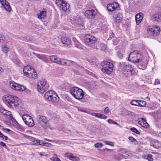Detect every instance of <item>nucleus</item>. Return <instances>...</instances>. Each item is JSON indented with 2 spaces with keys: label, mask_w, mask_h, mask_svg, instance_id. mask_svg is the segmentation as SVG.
Masks as SVG:
<instances>
[{
  "label": "nucleus",
  "mask_w": 161,
  "mask_h": 161,
  "mask_svg": "<svg viewBox=\"0 0 161 161\" xmlns=\"http://www.w3.org/2000/svg\"><path fill=\"white\" fill-rule=\"evenodd\" d=\"M88 61L90 63L91 65H93L96 63L97 62V59L95 58H91L88 59Z\"/></svg>",
  "instance_id": "obj_32"
},
{
  "label": "nucleus",
  "mask_w": 161,
  "mask_h": 161,
  "mask_svg": "<svg viewBox=\"0 0 161 161\" xmlns=\"http://www.w3.org/2000/svg\"><path fill=\"white\" fill-rule=\"evenodd\" d=\"M152 155L150 154H146L144 155L143 157L145 159H147L148 161H153V158Z\"/></svg>",
  "instance_id": "obj_31"
},
{
  "label": "nucleus",
  "mask_w": 161,
  "mask_h": 161,
  "mask_svg": "<svg viewBox=\"0 0 161 161\" xmlns=\"http://www.w3.org/2000/svg\"><path fill=\"white\" fill-rule=\"evenodd\" d=\"M143 18V14L142 13H137L135 15V19L136 24L138 25L142 21Z\"/></svg>",
  "instance_id": "obj_19"
},
{
  "label": "nucleus",
  "mask_w": 161,
  "mask_h": 161,
  "mask_svg": "<svg viewBox=\"0 0 161 161\" xmlns=\"http://www.w3.org/2000/svg\"><path fill=\"white\" fill-rule=\"evenodd\" d=\"M40 140H34L31 142V144L33 145H38L39 144Z\"/></svg>",
  "instance_id": "obj_36"
},
{
  "label": "nucleus",
  "mask_w": 161,
  "mask_h": 161,
  "mask_svg": "<svg viewBox=\"0 0 161 161\" xmlns=\"http://www.w3.org/2000/svg\"><path fill=\"white\" fill-rule=\"evenodd\" d=\"M113 124H115L117 125H118V124L116 122H115L114 121V122L113 123Z\"/></svg>",
  "instance_id": "obj_64"
},
{
  "label": "nucleus",
  "mask_w": 161,
  "mask_h": 161,
  "mask_svg": "<svg viewBox=\"0 0 161 161\" xmlns=\"http://www.w3.org/2000/svg\"><path fill=\"white\" fill-rule=\"evenodd\" d=\"M106 46L105 45L103 44H101V49L102 50H104L106 49Z\"/></svg>",
  "instance_id": "obj_51"
},
{
  "label": "nucleus",
  "mask_w": 161,
  "mask_h": 161,
  "mask_svg": "<svg viewBox=\"0 0 161 161\" xmlns=\"http://www.w3.org/2000/svg\"><path fill=\"white\" fill-rule=\"evenodd\" d=\"M0 139H2L3 140L5 141L8 139V137L3 135L1 132L0 133Z\"/></svg>",
  "instance_id": "obj_37"
},
{
  "label": "nucleus",
  "mask_w": 161,
  "mask_h": 161,
  "mask_svg": "<svg viewBox=\"0 0 161 161\" xmlns=\"http://www.w3.org/2000/svg\"><path fill=\"white\" fill-rule=\"evenodd\" d=\"M39 121L40 123H47L48 120L47 119L46 117L43 116H40L39 117Z\"/></svg>",
  "instance_id": "obj_27"
},
{
  "label": "nucleus",
  "mask_w": 161,
  "mask_h": 161,
  "mask_svg": "<svg viewBox=\"0 0 161 161\" xmlns=\"http://www.w3.org/2000/svg\"><path fill=\"white\" fill-rule=\"evenodd\" d=\"M49 59L52 61L58 64H59V63L60 62L59 61L60 58L56 56H50L49 57Z\"/></svg>",
  "instance_id": "obj_25"
},
{
  "label": "nucleus",
  "mask_w": 161,
  "mask_h": 161,
  "mask_svg": "<svg viewBox=\"0 0 161 161\" xmlns=\"http://www.w3.org/2000/svg\"><path fill=\"white\" fill-rule=\"evenodd\" d=\"M37 57L38 58H40L42 60H44L45 59L46 56L44 55H41L39 54H37L36 55Z\"/></svg>",
  "instance_id": "obj_38"
},
{
  "label": "nucleus",
  "mask_w": 161,
  "mask_h": 161,
  "mask_svg": "<svg viewBox=\"0 0 161 161\" xmlns=\"http://www.w3.org/2000/svg\"><path fill=\"white\" fill-rule=\"evenodd\" d=\"M122 14L121 13H118L113 17L115 21L118 23L120 22L122 20Z\"/></svg>",
  "instance_id": "obj_23"
},
{
  "label": "nucleus",
  "mask_w": 161,
  "mask_h": 161,
  "mask_svg": "<svg viewBox=\"0 0 161 161\" xmlns=\"http://www.w3.org/2000/svg\"><path fill=\"white\" fill-rule=\"evenodd\" d=\"M32 69H33V68L30 65H27L24 67L23 70H30Z\"/></svg>",
  "instance_id": "obj_43"
},
{
  "label": "nucleus",
  "mask_w": 161,
  "mask_h": 161,
  "mask_svg": "<svg viewBox=\"0 0 161 161\" xmlns=\"http://www.w3.org/2000/svg\"><path fill=\"white\" fill-rule=\"evenodd\" d=\"M92 115L99 118L100 116H101V114L94 113L92 114Z\"/></svg>",
  "instance_id": "obj_49"
},
{
  "label": "nucleus",
  "mask_w": 161,
  "mask_h": 161,
  "mask_svg": "<svg viewBox=\"0 0 161 161\" xmlns=\"http://www.w3.org/2000/svg\"><path fill=\"white\" fill-rule=\"evenodd\" d=\"M69 20L72 24L80 29H83L84 24L83 19L81 16L76 15H71L69 16Z\"/></svg>",
  "instance_id": "obj_2"
},
{
  "label": "nucleus",
  "mask_w": 161,
  "mask_h": 161,
  "mask_svg": "<svg viewBox=\"0 0 161 161\" xmlns=\"http://www.w3.org/2000/svg\"><path fill=\"white\" fill-rule=\"evenodd\" d=\"M150 145L155 148H158L161 147V144L157 140L151 141L150 142Z\"/></svg>",
  "instance_id": "obj_20"
},
{
  "label": "nucleus",
  "mask_w": 161,
  "mask_h": 161,
  "mask_svg": "<svg viewBox=\"0 0 161 161\" xmlns=\"http://www.w3.org/2000/svg\"><path fill=\"white\" fill-rule=\"evenodd\" d=\"M5 40V37L3 35L0 34V42L3 43Z\"/></svg>",
  "instance_id": "obj_48"
},
{
  "label": "nucleus",
  "mask_w": 161,
  "mask_h": 161,
  "mask_svg": "<svg viewBox=\"0 0 161 161\" xmlns=\"http://www.w3.org/2000/svg\"><path fill=\"white\" fill-rule=\"evenodd\" d=\"M45 99L53 103H57L59 101V97L53 91L50 90L46 92L44 94Z\"/></svg>",
  "instance_id": "obj_4"
},
{
  "label": "nucleus",
  "mask_w": 161,
  "mask_h": 161,
  "mask_svg": "<svg viewBox=\"0 0 161 161\" xmlns=\"http://www.w3.org/2000/svg\"><path fill=\"white\" fill-rule=\"evenodd\" d=\"M125 53V50L123 49H121L119 50L117 53L118 56L120 58H122L123 55Z\"/></svg>",
  "instance_id": "obj_33"
},
{
  "label": "nucleus",
  "mask_w": 161,
  "mask_h": 161,
  "mask_svg": "<svg viewBox=\"0 0 161 161\" xmlns=\"http://www.w3.org/2000/svg\"><path fill=\"white\" fill-rule=\"evenodd\" d=\"M56 3L60 5L61 8L64 11H69L70 5L66 1L64 0H58Z\"/></svg>",
  "instance_id": "obj_11"
},
{
  "label": "nucleus",
  "mask_w": 161,
  "mask_h": 161,
  "mask_svg": "<svg viewBox=\"0 0 161 161\" xmlns=\"http://www.w3.org/2000/svg\"><path fill=\"white\" fill-rule=\"evenodd\" d=\"M22 118L25 123L28 126L32 127L34 125V121L30 116L25 114L22 115Z\"/></svg>",
  "instance_id": "obj_8"
},
{
  "label": "nucleus",
  "mask_w": 161,
  "mask_h": 161,
  "mask_svg": "<svg viewBox=\"0 0 161 161\" xmlns=\"http://www.w3.org/2000/svg\"><path fill=\"white\" fill-rule=\"evenodd\" d=\"M88 74H90L91 75V74H92V75L93 76V77H95L96 79H97L98 78V77L96 76L95 74H93V73H92L91 72H90L89 71H88Z\"/></svg>",
  "instance_id": "obj_58"
},
{
  "label": "nucleus",
  "mask_w": 161,
  "mask_h": 161,
  "mask_svg": "<svg viewBox=\"0 0 161 161\" xmlns=\"http://www.w3.org/2000/svg\"><path fill=\"white\" fill-rule=\"evenodd\" d=\"M142 55L137 51H134L130 54L129 60L132 62L136 63L142 60Z\"/></svg>",
  "instance_id": "obj_6"
},
{
  "label": "nucleus",
  "mask_w": 161,
  "mask_h": 161,
  "mask_svg": "<svg viewBox=\"0 0 161 161\" xmlns=\"http://www.w3.org/2000/svg\"><path fill=\"white\" fill-rule=\"evenodd\" d=\"M139 100H132L130 102V104L133 105H135L138 106V103Z\"/></svg>",
  "instance_id": "obj_39"
},
{
  "label": "nucleus",
  "mask_w": 161,
  "mask_h": 161,
  "mask_svg": "<svg viewBox=\"0 0 161 161\" xmlns=\"http://www.w3.org/2000/svg\"><path fill=\"white\" fill-rule=\"evenodd\" d=\"M45 142L42 141L40 140L39 145L42 146H45Z\"/></svg>",
  "instance_id": "obj_57"
},
{
  "label": "nucleus",
  "mask_w": 161,
  "mask_h": 161,
  "mask_svg": "<svg viewBox=\"0 0 161 161\" xmlns=\"http://www.w3.org/2000/svg\"><path fill=\"white\" fill-rule=\"evenodd\" d=\"M153 18L155 20L159 21L161 20V13H157L155 14L153 16Z\"/></svg>",
  "instance_id": "obj_30"
},
{
  "label": "nucleus",
  "mask_w": 161,
  "mask_h": 161,
  "mask_svg": "<svg viewBox=\"0 0 161 161\" xmlns=\"http://www.w3.org/2000/svg\"><path fill=\"white\" fill-rule=\"evenodd\" d=\"M98 12L95 8L86 11L84 13V15L86 17L89 18H92L97 14Z\"/></svg>",
  "instance_id": "obj_12"
},
{
  "label": "nucleus",
  "mask_w": 161,
  "mask_h": 161,
  "mask_svg": "<svg viewBox=\"0 0 161 161\" xmlns=\"http://www.w3.org/2000/svg\"><path fill=\"white\" fill-rule=\"evenodd\" d=\"M42 126L44 129H47L48 128H50V125L49 124H48L47 123H44L42 125Z\"/></svg>",
  "instance_id": "obj_46"
},
{
  "label": "nucleus",
  "mask_w": 161,
  "mask_h": 161,
  "mask_svg": "<svg viewBox=\"0 0 161 161\" xmlns=\"http://www.w3.org/2000/svg\"><path fill=\"white\" fill-rule=\"evenodd\" d=\"M138 124L142 127L145 128H148L149 127V125L147 122L146 120L143 118H142L138 119Z\"/></svg>",
  "instance_id": "obj_18"
},
{
  "label": "nucleus",
  "mask_w": 161,
  "mask_h": 161,
  "mask_svg": "<svg viewBox=\"0 0 161 161\" xmlns=\"http://www.w3.org/2000/svg\"><path fill=\"white\" fill-rule=\"evenodd\" d=\"M146 64H140L138 65V68L139 69H142V70H144L146 69Z\"/></svg>",
  "instance_id": "obj_41"
},
{
  "label": "nucleus",
  "mask_w": 161,
  "mask_h": 161,
  "mask_svg": "<svg viewBox=\"0 0 161 161\" xmlns=\"http://www.w3.org/2000/svg\"><path fill=\"white\" fill-rule=\"evenodd\" d=\"M53 161H61V160L57 157V155L54 154L52 158L51 159Z\"/></svg>",
  "instance_id": "obj_35"
},
{
  "label": "nucleus",
  "mask_w": 161,
  "mask_h": 161,
  "mask_svg": "<svg viewBox=\"0 0 161 161\" xmlns=\"http://www.w3.org/2000/svg\"><path fill=\"white\" fill-rule=\"evenodd\" d=\"M52 146V144L51 143H48L47 142H45V146H47V147H50Z\"/></svg>",
  "instance_id": "obj_60"
},
{
  "label": "nucleus",
  "mask_w": 161,
  "mask_h": 161,
  "mask_svg": "<svg viewBox=\"0 0 161 161\" xmlns=\"http://www.w3.org/2000/svg\"><path fill=\"white\" fill-rule=\"evenodd\" d=\"M2 99L5 104L10 108H17L19 106L20 101L16 96L8 94L3 96Z\"/></svg>",
  "instance_id": "obj_1"
},
{
  "label": "nucleus",
  "mask_w": 161,
  "mask_h": 161,
  "mask_svg": "<svg viewBox=\"0 0 161 161\" xmlns=\"http://www.w3.org/2000/svg\"><path fill=\"white\" fill-rule=\"evenodd\" d=\"M102 141L104 142L106 144L111 146H114V145L113 144V143L109 141H104L103 140H101Z\"/></svg>",
  "instance_id": "obj_47"
},
{
  "label": "nucleus",
  "mask_w": 161,
  "mask_h": 161,
  "mask_svg": "<svg viewBox=\"0 0 161 161\" xmlns=\"http://www.w3.org/2000/svg\"><path fill=\"white\" fill-rule=\"evenodd\" d=\"M85 41L86 43L92 44L94 43L96 41V38L90 34L86 35L85 36Z\"/></svg>",
  "instance_id": "obj_13"
},
{
  "label": "nucleus",
  "mask_w": 161,
  "mask_h": 161,
  "mask_svg": "<svg viewBox=\"0 0 161 161\" xmlns=\"http://www.w3.org/2000/svg\"><path fill=\"white\" fill-rule=\"evenodd\" d=\"M112 71H104V72L105 73V74H107V73H108V74H110L111 72Z\"/></svg>",
  "instance_id": "obj_63"
},
{
  "label": "nucleus",
  "mask_w": 161,
  "mask_h": 161,
  "mask_svg": "<svg viewBox=\"0 0 161 161\" xmlns=\"http://www.w3.org/2000/svg\"><path fill=\"white\" fill-rule=\"evenodd\" d=\"M71 94L78 100L82 99L84 95V92L81 89L77 87H73L70 90Z\"/></svg>",
  "instance_id": "obj_3"
},
{
  "label": "nucleus",
  "mask_w": 161,
  "mask_h": 161,
  "mask_svg": "<svg viewBox=\"0 0 161 161\" xmlns=\"http://www.w3.org/2000/svg\"><path fill=\"white\" fill-rule=\"evenodd\" d=\"M2 130L5 132H6V131L10 132L11 131V130L9 129L5 128H3Z\"/></svg>",
  "instance_id": "obj_59"
},
{
  "label": "nucleus",
  "mask_w": 161,
  "mask_h": 161,
  "mask_svg": "<svg viewBox=\"0 0 161 161\" xmlns=\"http://www.w3.org/2000/svg\"><path fill=\"white\" fill-rule=\"evenodd\" d=\"M107 118V116L104 115L103 114H101V116H100L99 118L101 119H105Z\"/></svg>",
  "instance_id": "obj_53"
},
{
  "label": "nucleus",
  "mask_w": 161,
  "mask_h": 161,
  "mask_svg": "<svg viewBox=\"0 0 161 161\" xmlns=\"http://www.w3.org/2000/svg\"><path fill=\"white\" fill-rule=\"evenodd\" d=\"M65 155L66 157H67L69 159L73 156L72 153H65Z\"/></svg>",
  "instance_id": "obj_45"
},
{
  "label": "nucleus",
  "mask_w": 161,
  "mask_h": 161,
  "mask_svg": "<svg viewBox=\"0 0 161 161\" xmlns=\"http://www.w3.org/2000/svg\"><path fill=\"white\" fill-rule=\"evenodd\" d=\"M72 40L76 47L80 49L82 48V45L78 42V41L75 37L72 38Z\"/></svg>",
  "instance_id": "obj_26"
},
{
  "label": "nucleus",
  "mask_w": 161,
  "mask_h": 161,
  "mask_svg": "<svg viewBox=\"0 0 161 161\" xmlns=\"http://www.w3.org/2000/svg\"><path fill=\"white\" fill-rule=\"evenodd\" d=\"M128 139L131 142H133L135 141H136V139H135L134 137L131 136H129L128 138Z\"/></svg>",
  "instance_id": "obj_50"
},
{
  "label": "nucleus",
  "mask_w": 161,
  "mask_h": 161,
  "mask_svg": "<svg viewBox=\"0 0 161 161\" xmlns=\"http://www.w3.org/2000/svg\"><path fill=\"white\" fill-rule=\"evenodd\" d=\"M94 146L95 147L101 148L103 146V145L102 143L97 142L95 144Z\"/></svg>",
  "instance_id": "obj_44"
},
{
  "label": "nucleus",
  "mask_w": 161,
  "mask_h": 161,
  "mask_svg": "<svg viewBox=\"0 0 161 161\" xmlns=\"http://www.w3.org/2000/svg\"><path fill=\"white\" fill-rule=\"evenodd\" d=\"M102 67L101 70H113L114 69V65L110 62L104 61L101 63Z\"/></svg>",
  "instance_id": "obj_10"
},
{
  "label": "nucleus",
  "mask_w": 161,
  "mask_h": 161,
  "mask_svg": "<svg viewBox=\"0 0 161 161\" xmlns=\"http://www.w3.org/2000/svg\"><path fill=\"white\" fill-rule=\"evenodd\" d=\"M138 104V106L141 107H144L146 105V102L145 101L139 100Z\"/></svg>",
  "instance_id": "obj_34"
},
{
  "label": "nucleus",
  "mask_w": 161,
  "mask_h": 161,
  "mask_svg": "<svg viewBox=\"0 0 161 161\" xmlns=\"http://www.w3.org/2000/svg\"><path fill=\"white\" fill-rule=\"evenodd\" d=\"M0 3L3 8L8 12H10L11 8L9 3L6 0H0Z\"/></svg>",
  "instance_id": "obj_16"
},
{
  "label": "nucleus",
  "mask_w": 161,
  "mask_h": 161,
  "mask_svg": "<svg viewBox=\"0 0 161 161\" xmlns=\"http://www.w3.org/2000/svg\"><path fill=\"white\" fill-rule=\"evenodd\" d=\"M130 130L132 131L135 132L137 134H139L140 133V131L135 127L131 128Z\"/></svg>",
  "instance_id": "obj_40"
},
{
  "label": "nucleus",
  "mask_w": 161,
  "mask_h": 161,
  "mask_svg": "<svg viewBox=\"0 0 161 161\" xmlns=\"http://www.w3.org/2000/svg\"><path fill=\"white\" fill-rule=\"evenodd\" d=\"M118 66L121 69L126 70H132L134 69L133 67L127 63H118Z\"/></svg>",
  "instance_id": "obj_15"
},
{
  "label": "nucleus",
  "mask_w": 161,
  "mask_h": 161,
  "mask_svg": "<svg viewBox=\"0 0 161 161\" xmlns=\"http://www.w3.org/2000/svg\"><path fill=\"white\" fill-rule=\"evenodd\" d=\"M0 112L2 114L6 117H11V112L6 109H2L0 110Z\"/></svg>",
  "instance_id": "obj_24"
},
{
  "label": "nucleus",
  "mask_w": 161,
  "mask_h": 161,
  "mask_svg": "<svg viewBox=\"0 0 161 161\" xmlns=\"http://www.w3.org/2000/svg\"><path fill=\"white\" fill-rule=\"evenodd\" d=\"M104 111L106 113H108L110 112L109 108L108 107L105 108Z\"/></svg>",
  "instance_id": "obj_56"
},
{
  "label": "nucleus",
  "mask_w": 161,
  "mask_h": 161,
  "mask_svg": "<svg viewBox=\"0 0 161 161\" xmlns=\"http://www.w3.org/2000/svg\"><path fill=\"white\" fill-rule=\"evenodd\" d=\"M2 51L5 53H7L9 51V48L8 46L6 45H2L1 47Z\"/></svg>",
  "instance_id": "obj_28"
},
{
  "label": "nucleus",
  "mask_w": 161,
  "mask_h": 161,
  "mask_svg": "<svg viewBox=\"0 0 161 161\" xmlns=\"http://www.w3.org/2000/svg\"><path fill=\"white\" fill-rule=\"evenodd\" d=\"M61 41L63 44L67 45L72 44L70 39L67 37H62L61 39Z\"/></svg>",
  "instance_id": "obj_22"
},
{
  "label": "nucleus",
  "mask_w": 161,
  "mask_h": 161,
  "mask_svg": "<svg viewBox=\"0 0 161 161\" xmlns=\"http://www.w3.org/2000/svg\"><path fill=\"white\" fill-rule=\"evenodd\" d=\"M147 30L149 33L153 35H158L160 31V28L157 25L148 26Z\"/></svg>",
  "instance_id": "obj_9"
},
{
  "label": "nucleus",
  "mask_w": 161,
  "mask_h": 161,
  "mask_svg": "<svg viewBox=\"0 0 161 161\" xmlns=\"http://www.w3.org/2000/svg\"><path fill=\"white\" fill-rule=\"evenodd\" d=\"M23 72L25 76L30 77V72H28L27 71H23Z\"/></svg>",
  "instance_id": "obj_52"
},
{
  "label": "nucleus",
  "mask_w": 161,
  "mask_h": 161,
  "mask_svg": "<svg viewBox=\"0 0 161 161\" xmlns=\"http://www.w3.org/2000/svg\"><path fill=\"white\" fill-rule=\"evenodd\" d=\"M46 11L44 9H43L40 11L39 13L37 14L38 18L39 19H43L46 16Z\"/></svg>",
  "instance_id": "obj_21"
},
{
  "label": "nucleus",
  "mask_w": 161,
  "mask_h": 161,
  "mask_svg": "<svg viewBox=\"0 0 161 161\" xmlns=\"http://www.w3.org/2000/svg\"><path fill=\"white\" fill-rule=\"evenodd\" d=\"M0 145L1 146H3V147H4V148H7V147L6 145V144L3 142H0Z\"/></svg>",
  "instance_id": "obj_54"
},
{
  "label": "nucleus",
  "mask_w": 161,
  "mask_h": 161,
  "mask_svg": "<svg viewBox=\"0 0 161 161\" xmlns=\"http://www.w3.org/2000/svg\"><path fill=\"white\" fill-rule=\"evenodd\" d=\"M70 160L72 161H80V159L79 157L73 156V157L70 158Z\"/></svg>",
  "instance_id": "obj_42"
},
{
  "label": "nucleus",
  "mask_w": 161,
  "mask_h": 161,
  "mask_svg": "<svg viewBox=\"0 0 161 161\" xmlns=\"http://www.w3.org/2000/svg\"><path fill=\"white\" fill-rule=\"evenodd\" d=\"M76 67L78 69L82 70H84V68L83 67H82V66H81L80 65L78 64H76Z\"/></svg>",
  "instance_id": "obj_55"
},
{
  "label": "nucleus",
  "mask_w": 161,
  "mask_h": 161,
  "mask_svg": "<svg viewBox=\"0 0 161 161\" xmlns=\"http://www.w3.org/2000/svg\"><path fill=\"white\" fill-rule=\"evenodd\" d=\"M160 82L159 81V80L158 79H157L155 80L154 83V84L158 85V84H160Z\"/></svg>",
  "instance_id": "obj_61"
},
{
  "label": "nucleus",
  "mask_w": 161,
  "mask_h": 161,
  "mask_svg": "<svg viewBox=\"0 0 161 161\" xmlns=\"http://www.w3.org/2000/svg\"><path fill=\"white\" fill-rule=\"evenodd\" d=\"M119 7L118 3L114 2L112 3H109L107 5V9L108 11L113 12L115 11Z\"/></svg>",
  "instance_id": "obj_14"
},
{
  "label": "nucleus",
  "mask_w": 161,
  "mask_h": 161,
  "mask_svg": "<svg viewBox=\"0 0 161 161\" xmlns=\"http://www.w3.org/2000/svg\"><path fill=\"white\" fill-rule=\"evenodd\" d=\"M47 81L45 79H42L38 83L37 89L38 91L41 93H43L48 89L49 85L47 84Z\"/></svg>",
  "instance_id": "obj_5"
},
{
  "label": "nucleus",
  "mask_w": 161,
  "mask_h": 161,
  "mask_svg": "<svg viewBox=\"0 0 161 161\" xmlns=\"http://www.w3.org/2000/svg\"><path fill=\"white\" fill-rule=\"evenodd\" d=\"M30 72V77L32 79H36L37 78V75L36 71H29Z\"/></svg>",
  "instance_id": "obj_29"
},
{
  "label": "nucleus",
  "mask_w": 161,
  "mask_h": 161,
  "mask_svg": "<svg viewBox=\"0 0 161 161\" xmlns=\"http://www.w3.org/2000/svg\"><path fill=\"white\" fill-rule=\"evenodd\" d=\"M9 86L12 89L16 91L22 92L25 90V87L15 82L14 81L9 82Z\"/></svg>",
  "instance_id": "obj_7"
},
{
  "label": "nucleus",
  "mask_w": 161,
  "mask_h": 161,
  "mask_svg": "<svg viewBox=\"0 0 161 161\" xmlns=\"http://www.w3.org/2000/svg\"><path fill=\"white\" fill-rule=\"evenodd\" d=\"M59 61L60 62L58 64H59L70 66L75 64V63L74 61L69 60H66L64 59L60 58Z\"/></svg>",
  "instance_id": "obj_17"
},
{
  "label": "nucleus",
  "mask_w": 161,
  "mask_h": 161,
  "mask_svg": "<svg viewBox=\"0 0 161 161\" xmlns=\"http://www.w3.org/2000/svg\"><path fill=\"white\" fill-rule=\"evenodd\" d=\"M114 120L111 119H109L107 120L108 122L110 124H113L114 122Z\"/></svg>",
  "instance_id": "obj_62"
}]
</instances>
